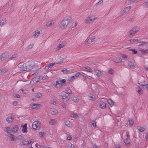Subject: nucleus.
<instances>
[{
	"instance_id": "obj_1",
	"label": "nucleus",
	"mask_w": 148,
	"mask_h": 148,
	"mask_svg": "<svg viewBox=\"0 0 148 148\" xmlns=\"http://www.w3.org/2000/svg\"><path fill=\"white\" fill-rule=\"evenodd\" d=\"M26 64L27 69L31 70L34 69L35 71H36L40 68V67L39 66L40 64V62L36 61H28L26 63Z\"/></svg>"
},
{
	"instance_id": "obj_2",
	"label": "nucleus",
	"mask_w": 148,
	"mask_h": 148,
	"mask_svg": "<svg viewBox=\"0 0 148 148\" xmlns=\"http://www.w3.org/2000/svg\"><path fill=\"white\" fill-rule=\"evenodd\" d=\"M71 20L72 18L71 17L69 16L65 17L60 24V28L61 29L65 28L69 23L71 22Z\"/></svg>"
},
{
	"instance_id": "obj_3",
	"label": "nucleus",
	"mask_w": 148,
	"mask_h": 148,
	"mask_svg": "<svg viewBox=\"0 0 148 148\" xmlns=\"http://www.w3.org/2000/svg\"><path fill=\"white\" fill-rule=\"evenodd\" d=\"M18 70L20 71H27L26 63L23 64L22 63H20L17 66Z\"/></svg>"
},
{
	"instance_id": "obj_4",
	"label": "nucleus",
	"mask_w": 148,
	"mask_h": 148,
	"mask_svg": "<svg viewBox=\"0 0 148 148\" xmlns=\"http://www.w3.org/2000/svg\"><path fill=\"white\" fill-rule=\"evenodd\" d=\"M40 122L37 121L34 122L32 124L33 128L35 130H38L40 128Z\"/></svg>"
},
{
	"instance_id": "obj_5",
	"label": "nucleus",
	"mask_w": 148,
	"mask_h": 148,
	"mask_svg": "<svg viewBox=\"0 0 148 148\" xmlns=\"http://www.w3.org/2000/svg\"><path fill=\"white\" fill-rule=\"evenodd\" d=\"M96 18H93L91 16H89L85 20V22L86 23H91Z\"/></svg>"
},
{
	"instance_id": "obj_6",
	"label": "nucleus",
	"mask_w": 148,
	"mask_h": 148,
	"mask_svg": "<svg viewBox=\"0 0 148 148\" xmlns=\"http://www.w3.org/2000/svg\"><path fill=\"white\" fill-rule=\"evenodd\" d=\"M61 95L63 99L66 100V101L68 100L69 98L68 97V94L66 92L63 91L61 93Z\"/></svg>"
},
{
	"instance_id": "obj_7",
	"label": "nucleus",
	"mask_w": 148,
	"mask_h": 148,
	"mask_svg": "<svg viewBox=\"0 0 148 148\" xmlns=\"http://www.w3.org/2000/svg\"><path fill=\"white\" fill-rule=\"evenodd\" d=\"M131 8V6H128L124 8V9L120 13V15L121 16H122L125 15V14L127 13L129 10H130Z\"/></svg>"
},
{
	"instance_id": "obj_8",
	"label": "nucleus",
	"mask_w": 148,
	"mask_h": 148,
	"mask_svg": "<svg viewBox=\"0 0 148 148\" xmlns=\"http://www.w3.org/2000/svg\"><path fill=\"white\" fill-rule=\"evenodd\" d=\"M40 104L35 103H32L29 105L30 108L33 109H37L40 106Z\"/></svg>"
},
{
	"instance_id": "obj_9",
	"label": "nucleus",
	"mask_w": 148,
	"mask_h": 148,
	"mask_svg": "<svg viewBox=\"0 0 148 148\" xmlns=\"http://www.w3.org/2000/svg\"><path fill=\"white\" fill-rule=\"evenodd\" d=\"M146 83V82L145 81V79L143 77H141L140 78L138 81V84L141 86L145 84Z\"/></svg>"
},
{
	"instance_id": "obj_10",
	"label": "nucleus",
	"mask_w": 148,
	"mask_h": 148,
	"mask_svg": "<svg viewBox=\"0 0 148 148\" xmlns=\"http://www.w3.org/2000/svg\"><path fill=\"white\" fill-rule=\"evenodd\" d=\"M138 31L135 27H133L129 32V34L130 36H134Z\"/></svg>"
},
{
	"instance_id": "obj_11",
	"label": "nucleus",
	"mask_w": 148,
	"mask_h": 148,
	"mask_svg": "<svg viewBox=\"0 0 148 148\" xmlns=\"http://www.w3.org/2000/svg\"><path fill=\"white\" fill-rule=\"evenodd\" d=\"M40 80L39 77H34L33 78L31 81L30 83L33 84L34 83L36 84V83L38 82Z\"/></svg>"
},
{
	"instance_id": "obj_12",
	"label": "nucleus",
	"mask_w": 148,
	"mask_h": 148,
	"mask_svg": "<svg viewBox=\"0 0 148 148\" xmlns=\"http://www.w3.org/2000/svg\"><path fill=\"white\" fill-rule=\"evenodd\" d=\"M113 61L114 62L117 63H120L122 62L121 58L119 57L114 58Z\"/></svg>"
},
{
	"instance_id": "obj_13",
	"label": "nucleus",
	"mask_w": 148,
	"mask_h": 148,
	"mask_svg": "<svg viewBox=\"0 0 148 148\" xmlns=\"http://www.w3.org/2000/svg\"><path fill=\"white\" fill-rule=\"evenodd\" d=\"M95 36H92L89 38L87 40V42L88 44H90L93 42L95 40Z\"/></svg>"
},
{
	"instance_id": "obj_14",
	"label": "nucleus",
	"mask_w": 148,
	"mask_h": 148,
	"mask_svg": "<svg viewBox=\"0 0 148 148\" xmlns=\"http://www.w3.org/2000/svg\"><path fill=\"white\" fill-rule=\"evenodd\" d=\"M95 72L96 73V76L98 77H99L100 76L102 75L103 74V73L101 72V71L99 70H95Z\"/></svg>"
},
{
	"instance_id": "obj_15",
	"label": "nucleus",
	"mask_w": 148,
	"mask_h": 148,
	"mask_svg": "<svg viewBox=\"0 0 148 148\" xmlns=\"http://www.w3.org/2000/svg\"><path fill=\"white\" fill-rule=\"evenodd\" d=\"M40 34V31H36L33 33V35L34 37L37 38Z\"/></svg>"
},
{
	"instance_id": "obj_16",
	"label": "nucleus",
	"mask_w": 148,
	"mask_h": 148,
	"mask_svg": "<svg viewBox=\"0 0 148 148\" xmlns=\"http://www.w3.org/2000/svg\"><path fill=\"white\" fill-rule=\"evenodd\" d=\"M50 113L52 114L55 115L57 113V110L54 108L51 109L50 110Z\"/></svg>"
},
{
	"instance_id": "obj_17",
	"label": "nucleus",
	"mask_w": 148,
	"mask_h": 148,
	"mask_svg": "<svg viewBox=\"0 0 148 148\" xmlns=\"http://www.w3.org/2000/svg\"><path fill=\"white\" fill-rule=\"evenodd\" d=\"M128 66L130 67L132 69H134L135 68V66H134V64L133 62H132L130 61H129L128 62Z\"/></svg>"
},
{
	"instance_id": "obj_18",
	"label": "nucleus",
	"mask_w": 148,
	"mask_h": 148,
	"mask_svg": "<svg viewBox=\"0 0 148 148\" xmlns=\"http://www.w3.org/2000/svg\"><path fill=\"white\" fill-rule=\"evenodd\" d=\"M141 86L143 89L147 90L148 89V82H146L145 84H143Z\"/></svg>"
},
{
	"instance_id": "obj_19",
	"label": "nucleus",
	"mask_w": 148,
	"mask_h": 148,
	"mask_svg": "<svg viewBox=\"0 0 148 148\" xmlns=\"http://www.w3.org/2000/svg\"><path fill=\"white\" fill-rule=\"evenodd\" d=\"M18 126L17 125H15L13 127L12 131L13 132L15 133L18 131Z\"/></svg>"
},
{
	"instance_id": "obj_20",
	"label": "nucleus",
	"mask_w": 148,
	"mask_h": 148,
	"mask_svg": "<svg viewBox=\"0 0 148 148\" xmlns=\"http://www.w3.org/2000/svg\"><path fill=\"white\" fill-rule=\"evenodd\" d=\"M22 127L23 128L22 129V131L24 133H27V124H25L24 125H23Z\"/></svg>"
},
{
	"instance_id": "obj_21",
	"label": "nucleus",
	"mask_w": 148,
	"mask_h": 148,
	"mask_svg": "<svg viewBox=\"0 0 148 148\" xmlns=\"http://www.w3.org/2000/svg\"><path fill=\"white\" fill-rule=\"evenodd\" d=\"M54 22L53 21H49L47 22L46 25L47 27H51L53 25Z\"/></svg>"
},
{
	"instance_id": "obj_22",
	"label": "nucleus",
	"mask_w": 148,
	"mask_h": 148,
	"mask_svg": "<svg viewBox=\"0 0 148 148\" xmlns=\"http://www.w3.org/2000/svg\"><path fill=\"white\" fill-rule=\"evenodd\" d=\"M139 50L143 54H145L148 53V51L146 49L144 50L143 49H140Z\"/></svg>"
},
{
	"instance_id": "obj_23",
	"label": "nucleus",
	"mask_w": 148,
	"mask_h": 148,
	"mask_svg": "<svg viewBox=\"0 0 148 148\" xmlns=\"http://www.w3.org/2000/svg\"><path fill=\"white\" fill-rule=\"evenodd\" d=\"M100 106V108L103 109L106 108V104L103 101L101 102Z\"/></svg>"
},
{
	"instance_id": "obj_24",
	"label": "nucleus",
	"mask_w": 148,
	"mask_h": 148,
	"mask_svg": "<svg viewBox=\"0 0 148 148\" xmlns=\"http://www.w3.org/2000/svg\"><path fill=\"white\" fill-rule=\"evenodd\" d=\"M65 125L68 127H71L72 125V123L70 121H67L65 122Z\"/></svg>"
},
{
	"instance_id": "obj_25",
	"label": "nucleus",
	"mask_w": 148,
	"mask_h": 148,
	"mask_svg": "<svg viewBox=\"0 0 148 148\" xmlns=\"http://www.w3.org/2000/svg\"><path fill=\"white\" fill-rule=\"evenodd\" d=\"M137 129L140 132H143L145 130V128L141 126H138L137 127Z\"/></svg>"
},
{
	"instance_id": "obj_26",
	"label": "nucleus",
	"mask_w": 148,
	"mask_h": 148,
	"mask_svg": "<svg viewBox=\"0 0 148 148\" xmlns=\"http://www.w3.org/2000/svg\"><path fill=\"white\" fill-rule=\"evenodd\" d=\"M13 120V119L12 116L7 117L6 119V121L9 123H10Z\"/></svg>"
},
{
	"instance_id": "obj_27",
	"label": "nucleus",
	"mask_w": 148,
	"mask_h": 148,
	"mask_svg": "<svg viewBox=\"0 0 148 148\" xmlns=\"http://www.w3.org/2000/svg\"><path fill=\"white\" fill-rule=\"evenodd\" d=\"M40 80L41 79H43V80H45L47 79V78H48V76L46 75H45L44 76H39Z\"/></svg>"
},
{
	"instance_id": "obj_28",
	"label": "nucleus",
	"mask_w": 148,
	"mask_h": 148,
	"mask_svg": "<svg viewBox=\"0 0 148 148\" xmlns=\"http://www.w3.org/2000/svg\"><path fill=\"white\" fill-rule=\"evenodd\" d=\"M85 70L87 71L90 72L91 73H92V70L90 69L89 67L88 66L85 67Z\"/></svg>"
},
{
	"instance_id": "obj_29",
	"label": "nucleus",
	"mask_w": 148,
	"mask_h": 148,
	"mask_svg": "<svg viewBox=\"0 0 148 148\" xmlns=\"http://www.w3.org/2000/svg\"><path fill=\"white\" fill-rule=\"evenodd\" d=\"M6 21V20L5 18H3L2 19L1 21L0 24L2 25H4L5 24Z\"/></svg>"
},
{
	"instance_id": "obj_30",
	"label": "nucleus",
	"mask_w": 148,
	"mask_h": 148,
	"mask_svg": "<svg viewBox=\"0 0 148 148\" xmlns=\"http://www.w3.org/2000/svg\"><path fill=\"white\" fill-rule=\"evenodd\" d=\"M5 53H3L1 56L0 59L1 61H3L5 59Z\"/></svg>"
},
{
	"instance_id": "obj_31",
	"label": "nucleus",
	"mask_w": 148,
	"mask_h": 148,
	"mask_svg": "<svg viewBox=\"0 0 148 148\" xmlns=\"http://www.w3.org/2000/svg\"><path fill=\"white\" fill-rule=\"evenodd\" d=\"M138 90L137 91V92L140 95H142L143 93V90L141 89L138 86Z\"/></svg>"
},
{
	"instance_id": "obj_32",
	"label": "nucleus",
	"mask_w": 148,
	"mask_h": 148,
	"mask_svg": "<svg viewBox=\"0 0 148 148\" xmlns=\"http://www.w3.org/2000/svg\"><path fill=\"white\" fill-rule=\"evenodd\" d=\"M143 6L146 8H148V0L143 3Z\"/></svg>"
},
{
	"instance_id": "obj_33",
	"label": "nucleus",
	"mask_w": 148,
	"mask_h": 148,
	"mask_svg": "<svg viewBox=\"0 0 148 148\" xmlns=\"http://www.w3.org/2000/svg\"><path fill=\"white\" fill-rule=\"evenodd\" d=\"M36 97L39 98H41L42 97V94L40 92L37 93L36 95Z\"/></svg>"
},
{
	"instance_id": "obj_34",
	"label": "nucleus",
	"mask_w": 148,
	"mask_h": 148,
	"mask_svg": "<svg viewBox=\"0 0 148 148\" xmlns=\"http://www.w3.org/2000/svg\"><path fill=\"white\" fill-rule=\"evenodd\" d=\"M61 85L62 86V85L59 82H56V84L55 86V87L57 88H59L61 87Z\"/></svg>"
},
{
	"instance_id": "obj_35",
	"label": "nucleus",
	"mask_w": 148,
	"mask_h": 148,
	"mask_svg": "<svg viewBox=\"0 0 148 148\" xmlns=\"http://www.w3.org/2000/svg\"><path fill=\"white\" fill-rule=\"evenodd\" d=\"M5 70L3 68L0 69V74L2 75L4 74L6 72Z\"/></svg>"
},
{
	"instance_id": "obj_36",
	"label": "nucleus",
	"mask_w": 148,
	"mask_h": 148,
	"mask_svg": "<svg viewBox=\"0 0 148 148\" xmlns=\"http://www.w3.org/2000/svg\"><path fill=\"white\" fill-rule=\"evenodd\" d=\"M124 142L125 144L127 145L130 143V140L129 138H126V139L125 140Z\"/></svg>"
},
{
	"instance_id": "obj_37",
	"label": "nucleus",
	"mask_w": 148,
	"mask_h": 148,
	"mask_svg": "<svg viewBox=\"0 0 148 148\" xmlns=\"http://www.w3.org/2000/svg\"><path fill=\"white\" fill-rule=\"evenodd\" d=\"M71 116L74 118H77L78 117V115L75 113L72 114H71Z\"/></svg>"
},
{
	"instance_id": "obj_38",
	"label": "nucleus",
	"mask_w": 148,
	"mask_h": 148,
	"mask_svg": "<svg viewBox=\"0 0 148 148\" xmlns=\"http://www.w3.org/2000/svg\"><path fill=\"white\" fill-rule=\"evenodd\" d=\"M107 101L108 103L110 105H113L114 104V102L111 99H108Z\"/></svg>"
},
{
	"instance_id": "obj_39",
	"label": "nucleus",
	"mask_w": 148,
	"mask_h": 148,
	"mask_svg": "<svg viewBox=\"0 0 148 148\" xmlns=\"http://www.w3.org/2000/svg\"><path fill=\"white\" fill-rule=\"evenodd\" d=\"M34 44H30L27 47V50L29 49H30L32 48L33 46H34Z\"/></svg>"
},
{
	"instance_id": "obj_40",
	"label": "nucleus",
	"mask_w": 148,
	"mask_h": 148,
	"mask_svg": "<svg viewBox=\"0 0 148 148\" xmlns=\"http://www.w3.org/2000/svg\"><path fill=\"white\" fill-rule=\"evenodd\" d=\"M129 123L130 125L132 126L134 123L133 120L132 119H131L129 120Z\"/></svg>"
},
{
	"instance_id": "obj_41",
	"label": "nucleus",
	"mask_w": 148,
	"mask_h": 148,
	"mask_svg": "<svg viewBox=\"0 0 148 148\" xmlns=\"http://www.w3.org/2000/svg\"><path fill=\"white\" fill-rule=\"evenodd\" d=\"M103 1L102 0H100L96 3V5H102L103 4Z\"/></svg>"
},
{
	"instance_id": "obj_42",
	"label": "nucleus",
	"mask_w": 148,
	"mask_h": 148,
	"mask_svg": "<svg viewBox=\"0 0 148 148\" xmlns=\"http://www.w3.org/2000/svg\"><path fill=\"white\" fill-rule=\"evenodd\" d=\"M89 97H90V99H89L90 100H94V99L95 98V96L92 95V94H90V95L88 96Z\"/></svg>"
},
{
	"instance_id": "obj_43",
	"label": "nucleus",
	"mask_w": 148,
	"mask_h": 148,
	"mask_svg": "<svg viewBox=\"0 0 148 148\" xmlns=\"http://www.w3.org/2000/svg\"><path fill=\"white\" fill-rule=\"evenodd\" d=\"M76 78V77H75V76L73 75L71 77H69L68 78V80H73L74 79Z\"/></svg>"
},
{
	"instance_id": "obj_44",
	"label": "nucleus",
	"mask_w": 148,
	"mask_h": 148,
	"mask_svg": "<svg viewBox=\"0 0 148 148\" xmlns=\"http://www.w3.org/2000/svg\"><path fill=\"white\" fill-rule=\"evenodd\" d=\"M78 98L76 97H75L73 98V101L75 102H78Z\"/></svg>"
},
{
	"instance_id": "obj_45",
	"label": "nucleus",
	"mask_w": 148,
	"mask_h": 148,
	"mask_svg": "<svg viewBox=\"0 0 148 148\" xmlns=\"http://www.w3.org/2000/svg\"><path fill=\"white\" fill-rule=\"evenodd\" d=\"M82 75V74L81 73L79 72H77L76 73V74L74 76H75V77L77 78L80 76Z\"/></svg>"
},
{
	"instance_id": "obj_46",
	"label": "nucleus",
	"mask_w": 148,
	"mask_h": 148,
	"mask_svg": "<svg viewBox=\"0 0 148 148\" xmlns=\"http://www.w3.org/2000/svg\"><path fill=\"white\" fill-rule=\"evenodd\" d=\"M5 128L6 130V131L5 132H7L8 133H9V132L11 130V129L9 127H5Z\"/></svg>"
},
{
	"instance_id": "obj_47",
	"label": "nucleus",
	"mask_w": 148,
	"mask_h": 148,
	"mask_svg": "<svg viewBox=\"0 0 148 148\" xmlns=\"http://www.w3.org/2000/svg\"><path fill=\"white\" fill-rule=\"evenodd\" d=\"M138 39H133V40H132V39H131V40H128V42H137L138 41Z\"/></svg>"
},
{
	"instance_id": "obj_48",
	"label": "nucleus",
	"mask_w": 148,
	"mask_h": 148,
	"mask_svg": "<svg viewBox=\"0 0 148 148\" xmlns=\"http://www.w3.org/2000/svg\"><path fill=\"white\" fill-rule=\"evenodd\" d=\"M49 123L51 125H54L56 123V120L54 119L52 120Z\"/></svg>"
},
{
	"instance_id": "obj_49",
	"label": "nucleus",
	"mask_w": 148,
	"mask_h": 148,
	"mask_svg": "<svg viewBox=\"0 0 148 148\" xmlns=\"http://www.w3.org/2000/svg\"><path fill=\"white\" fill-rule=\"evenodd\" d=\"M21 90L23 93L24 94L27 93L28 92V91L25 89H22Z\"/></svg>"
},
{
	"instance_id": "obj_50",
	"label": "nucleus",
	"mask_w": 148,
	"mask_h": 148,
	"mask_svg": "<svg viewBox=\"0 0 148 148\" xmlns=\"http://www.w3.org/2000/svg\"><path fill=\"white\" fill-rule=\"evenodd\" d=\"M63 45H62V44H59V46L57 47L56 48V50H59L61 48L63 47Z\"/></svg>"
},
{
	"instance_id": "obj_51",
	"label": "nucleus",
	"mask_w": 148,
	"mask_h": 148,
	"mask_svg": "<svg viewBox=\"0 0 148 148\" xmlns=\"http://www.w3.org/2000/svg\"><path fill=\"white\" fill-rule=\"evenodd\" d=\"M22 142L23 143V145H26L28 144V142H27V141L25 140H23Z\"/></svg>"
},
{
	"instance_id": "obj_52",
	"label": "nucleus",
	"mask_w": 148,
	"mask_h": 148,
	"mask_svg": "<svg viewBox=\"0 0 148 148\" xmlns=\"http://www.w3.org/2000/svg\"><path fill=\"white\" fill-rule=\"evenodd\" d=\"M45 133H42V132H40L39 133V136L40 137H43L45 135Z\"/></svg>"
},
{
	"instance_id": "obj_53",
	"label": "nucleus",
	"mask_w": 148,
	"mask_h": 148,
	"mask_svg": "<svg viewBox=\"0 0 148 148\" xmlns=\"http://www.w3.org/2000/svg\"><path fill=\"white\" fill-rule=\"evenodd\" d=\"M10 137L12 140H14L15 139V138L14 137V136L12 134H10Z\"/></svg>"
},
{
	"instance_id": "obj_54",
	"label": "nucleus",
	"mask_w": 148,
	"mask_h": 148,
	"mask_svg": "<svg viewBox=\"0 0 148 148\" xmlns=\"http://www.w3.org/2000/svg\"><path fill=\"white\" fill-rule=\"evenodd\" d=\"M62 71L64 74H66L69 72V71L65 69L62 70Z\"/></svg>"
},
{
	"instance_id": "obj_55",
	"label": "nucleus",
	"mask_w": 148,
	"mask_h": 148,
	"mask_svg": "<svg viewBox=\"0 0 148 148\" xmlns=\"http://www.w3.org/2000/svg\"><path fill=\"white\" fill-rule=\"evenodd\" d=\"M121 57L124 58H127V56L124 54H121Z\"/></svg>"
},
{
	"instance_id": "obj_56",
	"label": "nucleus",
	"mask_w": 148,
	"mask_h": 148,
	"mask_svg": "<svg viewBox=\"0 0 148 148\" xmlns=\"http://www.w3.org/2000/svg\"><path fill=\"white\" fill-rule=\"evenodd\" d=\"M141 0H128V2L130 3H132L134 1H140Z\"/></svg>"
},
{
	"instance_id": "obj_57",
	"label": "nucleus",
	"mask_w": 148,
	"mask_h": 148,
	"mask_svg": "<svg viewBox=\"0 0 148 148\" xmlns=\"http://www.w3.org/2000/svg\"><path fill=\"white\" fill-rule=\"evenodd\" d=\"M14 96L16 98H20V95L17 94H14Z\"/></svg>"
},
{
	"instance_id": "obj_58",
	"label": "nucleus",
	"mask_w": 148,
	"mask_h": 148,
	"mask_svg": "<svg viewBox=\"0 0 148 148\" xmlns=\"http://www.w3.org/2000/svg\"><path fill=\"white\" fill-rule=\"evenodd\" d=\"M17 57V54H14L13 55H12V56L11 57H10V58H11V59Z\"/></svg>"
},
{
	"instance_id": "obj_59",
	"label": "nucleus",
	"mask_w": 148,
	"mask_h": 148,
	"mask_svg": "<svg viewBox=\"0 0 148 148\" xmlns=\"http://www.w3.org/2000/svg\"><path fill=\"white\" fill-rule=\"evenodd\" d=\"M140 43L139 44V45L140 46H144L145 45V43H146L147 42H140Z\"/></svg>"
},
{
	"instance_id": "obj_60",
	"label": "nucleus",
	"mask_w": 148,
	"mask_h": 148,
	"mask_svg": "<svg viewBox=\"0 0 148 148\" xmlns=\"http://www.w3.org/2000/svg\"><path fill=\"white\" fill-rule=\"evenodd\" d=\"M130 50L132 51H133L132 53L133 54H135L137 53V51H135L134 49H130L129 50Z\"/></svg>"
},
{
	"instance_id": "obj_61",
	"label": "nucleus",
	"mask_w": 148,
	"mask_h": 148,
	"mask_svg": "<svg viewBox=\"0 0 148 148\" xmlns=\"http://www.w3.org/2000/svg\"><path fill=\"white\" fill-rule=\"evenodd\" d=\"M23 135H20L16 137V138L18 140H21L23 138Z\"/></svg>"
},
{
	"instance_id": "obj_62",
	"label": "nucleus",
	"mask_w": 148,
	"mask_h": 148,
	"mask_svg": "<svg viewBox=\"0 0 148 148\" xmlns=\"http://www.w3.org/2000/svg\"><path fill=\"white\" fill-rule=\"evenodd\" d=\"M68 147L69 148H73L74 147V145L71 143H70L69 144Z\"/></svg>"
},
{
	"instance_id": "obj_63",
	"label": "nucleus",
	"mask_w": 148,
	"mask_h": 148,
	"mask_svg": "<svg viewBox=\"0 0 148 148\" xmlns=\"http://www.w3.org/2000/svg\"><path fill=\"white\" fill-rule=\"evenodd\" d=\"M55 64V63H53L51 64H50L49 65V67H50V69H51L52 68V67Z\"/></svg>"
},
{
	"instance_id": "obj_64",
	"label": "nucleus",
	"mask_w": 148,
	"mask_h": 148,
	"mask_svg": "<svg viewBox=\"0 0 148 148\" xmlns=\"http://www.w3.org/2000/svg\"><path fill=\"white\" fill-rule=\"evenodd\" d=\"M145 138L148 141V132L146 133V134Z\"/></svg>"
}]
</instances>
